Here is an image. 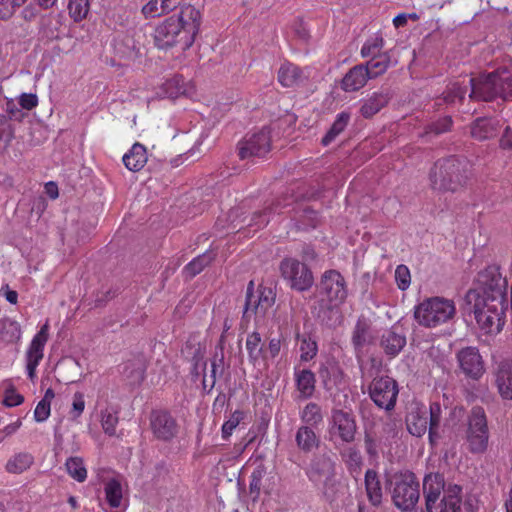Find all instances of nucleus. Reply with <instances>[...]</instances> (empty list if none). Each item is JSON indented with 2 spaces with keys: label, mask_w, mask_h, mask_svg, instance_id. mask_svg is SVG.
Here are the masks:
<instances>
[{
  "label": "nucleus",
  "mask_w": 512,
  "mask_h": 512,
  "mask_svg": "<svg viewBox=\"0 0 512 512\" xmlns=\"http://www.w3.org/2000/svg\"><path fill=\"white\" fill-rule=\"evenodd\" d=\"M246 349L248 351L249 360L256 364L262 356V340L258 332H253L247 336Z\"/></svg>",
  "instance_id": "nucleus-45"
},
{
  "label": "nucleus",
  "mask_w": 512,
  "mask_h": 512,
  "mask_svg": "<svg viewBox=\"0 0 512 512\" xmlns=\"http://www.w3.org/2000/svg\"><path fill=\"white\" fill-rule=\"evenodd\" d=\"M350 120V115L346 112L340 113L327 134L322 138V144H330L347 126Z\"/></svg>",
  "instance_id": "nucleus-44"
},
{
  "label": "nucleus",
  "mask_w": 512,
  "mask_h": 512,
  "mask_svg": "<svg viewBox=\"0 0 512 512\" xmlns=\"http://www.w3.org/2000/svg\"><path fill=\"white\" fill-rule=\"evenodd\" d=\"M465 163L450 157L439 160L430 173L431 186L438 191H457L466 180Z\"/></svg>",
  "instance_id": "nucleus-6"
},
{
  "label": "nucleus",
  "mask_w": 512,
  "mask_h": 512,
  "mask_svg": "<svg viewBox=\"0 0 512 512\" xmlns=\"http://www.w3.org/2000/svg\"><path fill=\"white\" fill-rule=\"evenodd\" d=\"M330 431L331 433H337L344 442L353 441L356 432V423L353 416L343 410H334Z\"/></svg>",
  "instance_id": "nucleus-19"
},
{
  "label": "nucleus",
  "mask_w": 512,
  "mask_h": 512,
  "mask_svg": "<svg viewBox=\"0 0 512 512\" xmlns=\"http://www.w3.org/2000/svg\"><path fill=\"white\" fill-rule=\"evenodd\" d=\"M118 424L117 412L109 408L101 411V426L105 434L114 436L116 434V427Z\"/></svg>",
  "instance_id": "nucleus-48"
},
{
  "label": "nucleus",
  "mask_w": 512,
  "mask_h": 512,
  "mask_svg": "<svg viewBox=\"0 0 512 512\" xmlns=\"http://www.w3.org/2000/svg\"><path fill=\"white\" fill-rule=\"evenodd\" d=\"M477 289L470 290L478 295H488L493 297H505L506 280L502 277L499 267L490 265L480 271L477 276Z\"/></svg>",
  "instance_id": "nucleus-12"
},
{
  "label": "nucleus",
  "mask_w": 512,
  "mask_h": 512,
  "mask_svg": "<svg viewBox=\"0 0 512 512\" xmlns=\"http://www.w3.org/2000/svg\"><path fill=\"white\" fill-rule=\"evenodd\" d=\"M463 373L473 379L480 378L484 373V365L479 351L475 347H466L457 354Z\"/></svg>",
  "instance_id": "nucleus-17"
},
{
  "label": "nucleus",
  "mask_w": 512,
  "mask_h": 512,
  "mask_svg": "<svg viewBox=\"0 0 512 512\" xmlns=\"http://www.w3.org/2000/svg\"><path fill=\"white\" fill-rule=\"evenodd\" d=\"M193 93V87L186 83L181 76H174L166 80L160 87L159 94L163 97L177 98L181 95L190 96Z\"/></svg>",
  "instance_id": "nucleus-25"
},
{
  "label": "nucleus",
  "mask_w": 512,
  "mask_h": 512,
  "mask_svg": "<svg viewBox=\"0 0 512 512\" xmlns=\"http://www.w3.org/2000/svg\"><path fill=\"white\" fill-rule=\"evenodd\" d=\"M150 427L155 438L170 441L178 433L176 419L166 411H154L150 417Z\"/></svg>",
  "instance_id": "nucleus-15"
},
{
  "label": "nucleus",
  "mask_w": 512,
  "mask_h": 512,
  "mask_svg": "<svg viewBox=\"0 0 512 512\" xmlns=\"http://www.w3.org/2000/svg\"><path fill=\"white\" fill-rule=\"evenodd\" d=\"M243 419V412L235 411L229 420H227L222 426V436L223 438H228L231 436L233 430L239 425L241 420Z\"/></svg>",
  "instance_id": "nucleus-59"
},
{
  "label": "nucleus",
  "mask_w": 512,
  "mask_h": 512,
  "mask_svg": "<svg viewBox=\"0 0 512 512\" xmlns=\"http://www.w3.org/2000/svg\"><path fill=\"white\" fill-rule=\"evenodd\" d=\"M365 487L369 501L377 506L382 501V488L377 473L373 470H367L365 473Z\"/></svg>",
  "instance_id": "nucleus-35"
},
{
  "label": "nucleus",
  "mask_w": 512,
  "mask_h": 512,
  "mask_svg": "<svg viewBox=\"0 0 512 512\" xmlns=\"http://www.w3.org/2000/svg\"><path fill=\"white\" fill-rule=\"evenodd\" d=\"M369 395L379 408L391 410L398 396L397 383L388 376L375 378L369 386Z\"/></svg>",
  "instance_id": "nucleus-11"
},
{
  "label": "nucleus",
  "mask_w": 512,
  "mask_h": 512,
  "mask_svg": "<svg viewBox=\"0 0 512 512\" xmlns=\"http://www.w3.org/2000/svg\"><path fill=\"white\" fill-rule=\"evenodd\" d=\"M21 338V327L15 320L4 318L0 320V341L14 343Z\"/></svg>",
  "instance_id": "nucleus-37"
},
{
  "label": "nucleus",
  "mask_w": 512,
  "mask_h": 512,
  "mask_svg": "<svg viewBox=\"0 0 512 512\" xmlns=\"http://www.w3.org/2000/svg\"><path fill=\"white\" fill-rule=\"evenodd\" d=\"M301 219H302L301 220L302 226L304 228H306V227L314 228L318 222L317 213L313 209L308 208V207L303 209Z\"/></svg>",
  "instance_id": "nucleus-62"
},
{
  "label": "nucleus",
  "mask_w": 512,
  "mask_h": 512,
  "mask_svg": "<svg viewBox=\"0 0 512 512\" xmlns=\"http://www.w3.org/2000/svg\"><path fill=\"white\" fill-rule=\"evenodd\" d=\"M498 121L494 119H477L472 128L471 135L477 140H486L494 137L497 134Z\"/></svg>",
  "instance_id": "nucleus-32"
},
{
  "label": "nucleus",
  "mask_w": 512,
  "mask_h": 512,
  "mask_svg": "<svg viewBox=\"0 0 512 512\" xmlns=\"http://www.w3.org/2000/svg\"><path fill=\"white\" fill-rule=\"evenodd\" d=\"M295 382L299 398L308 399L315 391V375L308 369L296 370L295 371Z\"/></svg>",
  "instance_id": "nucleus-29"
},
{
  "label": "nucleus",
  "mask_w": 512,
  "mask_h": 512,
  "mask_svg": "<svg viewBox=\"0 0 512 512\" xmlns=\"http://www.w3.org/2000/svg\"><path fill=\"white\" fill-rule=\"evenodd\" d=\"M34 463V457L28 452H19L9 458L6 463V471L12 474H21L28 470Z\"/></svg>",
  "instance_id": "nucleus-34"
},
{
  "label": "nucleus",
  "mask_w": 512,
  "mask_h": 512,
  "mask_svg": "<svg viewBox=\"0 0 512 512\" xmlns=\"http://www.w3.org/2000/svg\"><path fill=\"white\" fill-rule=\"evenodd\" d=\"M467 301L473 302V314L479 330L483 334L496 335L505 324L507 309L505 297L478 295L475 292L467 293Z\"/></svg>",
  "instance_id": "nucleus-2"
},
{
  "label": "nucleus",
  "mask_w": 512,
  "mask_h": 512,
  "mask_svg": "<svg viewBox=\"0 0 512 512\" xmlns=\"http://www.w3.org/2000/svg\"><path fill=\"white\" fill-rule=\"evenodd\" d=\"M122 160L128 170L140 171L148 160L146 147L141 143H134L131 149L124 154Z\"/></svg>",
  "instance_id": "nucleus-26"
},
{
  "label": "nucleus",
  "mask_w": 512,
  "mask_h": 512,
  "mask_svg": "<svg viewBox=\"0 0 512 512\" xmlns=\"http://www.w3.org/2000/svg\"><path fill=\"white\" fill-rule=\"evenodd\" d=\"M494 383L504 400H512V360L503 359L494 368Z\"/></svg>",
  "instance_id": "nucleus-18"
},
{
  "label": "nucleus",
  "mask_w": 512,
  "mask_h": 512,
  "mask_svg": "<svg viewBox=\"0 0 512 512\" xmlns=\"http://www.w3.org/2000/svg\"><path fill=\"white\" fill-rule=\"evenodd\" d=\"M67 473L76 481L84 482L87 478V470L81 457H70L65 463Z\"/></svg>",
  "instance_id": "nucleus-43"
},
{
  "label": "nucleus",
  "mask_w": 512,
  "mask_h": 512,
  "mask_svg": "<svg viewBox=\"0 0 512 512\" xmlns=\"http://www.w3.org/2000/svg\"><path fill=\"white\" fill-rule=\"evenodd\" d=\"M460 509L461 488L458 485H453L444 490L443 498L434 512H459Z\"/></svg>",
  "instance_id": "nucleus-30"
},
{
  "label": "nucleus",
  "mask_w": 512,
  "mask_h": 512,
  "mask_svg": "<svg viewBox=\"0 0 512 512\" xmlns=\"http://www.w3.org/2000/svg\"><path fill=\"white\" fill-rule=\"evenodd\" d=\"M406 426L413 436L421 437L424 435L428 428L427 411L421 408L412 409L406 417Z\"/></svg>",
  "instance_id": "nucleus-27"
},
{
  "label": "nucleus",
  "mask_w": 512,
  "mask_h": 512,
  "mask_svg": "<svg viewBox=\"0 0 512 512\" xmlns=\"http://www.w3.org/2000/svg\"><path fill=\"white\" fill-rule=\"evenodd\" d=\"M406 345L405 336L397 333L394 329L386 331L382 335L381 346L387 355L396 356Z\"/></svg>",
  "instance_id": "nucleus-33"
},
{
  "label": "nucleus",
  "mask_w": 512,
  "mask_h": 512,
  "mask_svg": "<svg viewBox=\"0 0 512 512\" xmlns=\"http://www.w3.org/2000/svg\"><path fill=\"white\" fill-rule=\"evenodd\" d=\"M85 409V400L84 395L81 392H76L73 395L72 408L70 410V415L72 419H77L83 413Z\"/></svg>",
  "instance_id": "nucleus-60"
},
{
  "label": "nucleus",
  "mask_w": 512,
  "mask_h": 512,
  "mask_svg": "<svg viewBox=\"0 0 512 512\" xmlns=\"http://www.w3.org/2000/svg\"><path fill=\"white\" fill-rule=\"evenodd\" d=\"M369 326L363 320H358L352 335V343L356 349H361L367 342Z\"/></svg>",
  "instance_id": "nucleus-52"
},
{
  "label": "nucleus",
  "mask_w": 512,
  "mask_h": 512,
  "mask_svg": "<svg viewBox=\"0 0 512 512\" xmlns=\"http://www.w3.org/2000/svg\"><path fill=\"white\" fill-rule=\"evenodd\" d=\"M244 214L241 207H236L231 209L224 217H219L216 226L221 229H241L245 224V217H242Z\"/></svg>",
  "instance_id": "nucleus-36"
},
{
  "label": "nucleus",
  "mask_w": 512,
  "mask_h": 512,
  "mask_svg": "<svg viewBox=\"0 0 512 512\" xmlns=\"http://www.w3.org/2000/svg\"><path fill=\"white\" fill-rule=\"evenodd\" d=\"M419 497V482L414 473L405 472L396 477L392 499L398 509L402 511L413 509Z\"/></svg>",
  "instance_id": "nucleus-8"
},
{
  "label": "nucleus",
  "mask_w": 512,
  "mask_h": 512,
  "mask_svg": "<svg viewBox=\"0 0 512 512\" xmlns=\"http://www.w3.org/2000/svg\"><path fill=\"white\" fill-rule=\"evenodd\" d=\"M456 314L452 300L431 297L423 300L414 309V318L421 326L433 328L451 320Z\"/></svg>",
  "instance_id": "nucleus-5"
},
{
  "label": "nucleus",
  "mask_w": 512,
  "mask_h": 512,
  "mask_svg": "<svg viewBox=\"0 0 512 512\" xmlns=\"http://www.w3.org/2000/svg\"><path fill=\"white\" fill-rule=\"evenodd\" d=\"M89 7V0H70L68 4L69 15L74 21H81L86 18Z\"/></svg>",
  "instance_id": "nucleus-51"
},
{
  "label": "nucleus",
  "mask_w": 512,
  "mask_h": 512,
  "mask_svg": "<svg viewBox=\"0 0 512 512\" xmlns=\"http://www.w3.org/2000/svg\"><path fill=\"white\" fill-rule=\"evenodd\" d=\"M105 499L111 508L124 507L123 491L120 482L115 479L109 480L104 487Z\"/></svg>",
  "instance_id": "nucleus-39"
},
{
  "label": "nucleus",
  "mask_w": 512,
  "mask_h": 512,
  "mask_svg": "<svg viewBox=\"0 0 512 512\" xmlns=\"http://www.w3.org/2000/svg\"><path fill=\"white\" fill-rule=\"evenodd\" d=\"M18 102L23 109L31 110L38 105V97L33 93H22Z\"/></svg>",
  "instance_id": "nucleus-63"
},
{
  "label": "nucleus",
  "mask_w": 512,
  "mask_h": 512,
  "mask_svg": "<svg viewBox=\"0 0 512 512\" xmlns=\"http://www.w3.org/2000/svg\"><path fill=\"white\" fill-rule=\"evenodd\" d=\"M319 295L322 302H326L329 307H337L347 297V287L343 276L336 270L326 271L318 286Z\"/></svg>",
  "instance_id": "nucleus-9"
},
{
  "label": "nucleus",
  "mask_w": 512,
  "mask_h": 512,
  "mask_svg": "<svg viewBox=\"0 0 512 512\" xmlns=\"http://www.w3.org/2000/svg\"><path fill=\"white\" fill-rule=\"evenodd\" d=\"M452 125V119L450 117H443L437 122L429 126L427 133H434L436 135L444 133L450 129Z\"/></svg>",
  "instance_id": "nucleus-61"
},
{
  "label": "nucleus",
  "mask_w": 512,
  "mask_h": 512,
  "mask_svg": "<svg viewBox=\"0 0 512 512\" xmlns=\"http://www.w3.org/2000/svg\"><path fill=\"white\" fill-rule=\"evenodd\" d=\"M369 79L371 78L366 66L359 64L349 69L344 75L341 88L346 92H355L363 88Z\"/></svg>",
  "instance_id": "nucleus-21"
},
{
  "label": "nucleus",
  "mask_w": 512,
  "mask_h": 512,
  "mask_svg": "<svg viewBox=\"0 0 512 512\" xmlns=\"http://www.w3.org/2000/svg\"><path fill=\"white\" fill-rule=\"evenodd\" d=\"M395 280L400 290H406L411 282L410 271L405 265H398L395 269Z\"/></svg>",
  "instance_id": "nucleus-58"
},
{
  "label": "nucleus",
  "mask_w": 512,
  "mask_h": 512,
  "mask_svg": "<svg viewBox=\"0 0 512 512\" xmlns=\"http://www.w3.org/2000/svg\"><path fill=\"white\" fill-rule=\"evenodd\" d=\"M201 14L192 5H185L178 15L170 16L160 23L154 32L158 48L167 49L179 45L182 50L190 48L200 26Z\"/></svg>",
  "instance_id": "nucleus-1"
},
{
  "label": "nucleus",
  "mask_w": 512,
  "mask_h": 512,
  "mask_svg": "<svg viewBox=\"0 0 512 512\" xmlns=\"http://www.w3.org/2000/svg\"><path fill=\"white\" fill-rule=\"evenodd\" d=\"M303 426L317 427L323 421L321 407L314 402L308 403L300 412Z\"/></svg>",
  "instance_id": "nucleus-41"
},
{
  "label": "nucleus",
  "mask_w": 512,
  "mask_h": 512,
  "mask_svg": "<svg viewBox=\"0 0 512 512\" xmlns=\"http://www.w3.org/2000/svg\"><path fill=\"white\" fill-rule=\"evenodd\" d=\"M466 92L467 85L462 87L459 83H453L444 92L443 100L448 104H454L457 100L462 101Z\"/></svg>",
  "instance_id": "nucleus-54"
},
{
  "label": "nucleus",
  "mask_w": 512,
  "mask_h": 512,
  "mask_svg": "<svg viewBox=\"0 0 512 512\" xmlns=\"http://www.w3.org/2000/svg\"><path fill=\"white\" fill-rule=\"evenodd\" d=\"M295 442L300 451L310 453L319 446L320 439L312 427L300 426L295 434Z\"/></svg>",
  "instance_id": "nucleus-28"
},
{
  "label": "nucleus",
  "mask_w": 512,
  "mask_h": 512,
  "mask_svg": "<svg viewBox=\"0 0 512 512\" xmlns=\"http://www.w3.org/2000/svg\"><path fill=\"white\" fill-rule=\"evenodd\" d=\"M430 419H429V438L431 442L437 436V428L439 427L441 420V406L439 403H432L429 408Z\"/></svg>",
  "instance_id": "nucleus-53"
},
{
  "label": "nucleus",
  "mask_w": 512,
  "mask_h": 512,
  "mask_svg": "<svg viewBox=\"0 0 512 512\" xmlns=\"http://www.w3.org/2000/svg\"><path fill=\"white\" fill-rule=\"evenodd\" d=\"M280 271L292 289L305 291L313 285L314 278L311 270L297 259H284L280 264Z\"/></svg>",
  "instance_id": "nucleus-10"
},
{
  "label": "nucleus",
  "mask_w": 512,
  "mask_h": 512,
  "mask_svg": "<svg viewBox=\"0 0 512 512\" xmlns=\"http://www.w3.org/2000/svg\"><path fill=\"white\" fill-rule=\"evenodd\" d=\"M444 492V479L439 474H429L423 481V492L426 499L427 512L437 510V500L440 494Z\"/></svg>",
  "instance_id": "nucleus-20"
},
{
  "label": "nucleus",
  "mask_w": 512,
  "mask_h": 512,
  "mask_svg": "<svg viewBox=\"0 0 512 512\" xmlns=\"http://www.w3.org/2000/svg\"><path fill=\"white\" fill-rule=\"evenodd\" d=\"M398 60L392 50L383 52L376 57H372L364 66L369 71L371 79L383 75L390 67L397 65Z\"/></svg>",
  "instance_id": "nucleus-23"
},
{
  "label": "nucleus",
  "mask_w": 512,
  "mask_h": 512,
  "mask_svg": "<svg viewBox=\"0 0 512 512\" xmlns=\"http://www.w3.org/2000/svg\"><path fill=\"white\" fill-rule=\"evenodd\" d=\"M278 81L283 87H295L304 83L308 76L293 63L284 62L278 70Z\"/></svg>",
  "instance_id": "nucleus-22"
},
{
  "label": "nucleus",
  "mask_w": 512,
  "mask_h": 512,
  "mask_svg": "<svg viewBox=\"0 0 512 512\" xmlns=\"http://www.w3.org/2000/svg\"><path fill=\"white\" fill-rule=\"evenodd\" d=\"M489 428L486 413L480 406L471 409L468 416L466 442L471 453H484L488 447Z\"/></svg>",
  "instance_id": "nucleus-7"
},
{
  "label": "nucleus",
  "mask_w": 512,
  "mask_h": 512,
  "mask_svg": "<svg viewBox=\"0 0 512 512\" xmlns=\"http://www.w3.org/2000/svg\"><path fill=\"white\" fill-rule=\"evenodd\" d=\"M144 366L140 361H128L122 371L130 386H138L144 380Z\"/></svg>",
  "instance_id": "nucleus-40"
},
{
  "label": "nucleus",
  "mask_w": 512,
  "mask_h": 512,
  "mask_svg": "<svg viewBox=\"0 0 512 512\" xmlns=\"http://www.w3.org/2000/svg\"><path fill=\"white\" fill-rule=\"evenodd\" d=\"M469 85L472 99L491 101L498 97L502 99L512 97V73L506 68L479 79L471 78Z\"/></svg>",
  "instance_id": "nucleus-3"
},
{
  "label": "nucleus",
  "mask_w": 512,
  "mask_h": 512,
  "mask_svg": "<svg viewBox=\"0 0 512 512\" xmlns=\"http://www.w3.org/2000/svg\"><path fill=\"white\" fill-rule=\"evenodd\" d=\"M390 100L389 94L384 92H374L363 100L360 113L364 118H371L385 107Z\"/></svg>",
  "instance_id": "nucleus-31"
},
{
  "label": "nucleus",
  "mask_w": 512,
  "mask_h": 512,
  "mask_svg": "<svg viewBox=\"0 0 512 512\" xmlns=\"http://www.w3.org/2000/svg\"><path fill=\"white\" fill-rule=\"evenodd\" d=\"M254 286L253 280L247 285L243 317L247 320L254 317L256 326L260 327L272 311L276 294L270 287L260 285L255 289Z\"/></svg>",
  "instance_id": "nucleus-4"
},
{
  "label": "nucleus",
  "mask_w": 512,
  "mask_h": 512,
  "mask_svg": "<svg viewBox=\"0 0 512 512\" xmlns=\"http://www.w3.org/2000/svg\"><path fill=\"white\" fill-rule=\"evenodd\" d=\"M320 376L323 378L324 384L327 389H331L333 385H339L343 379V373L336 364H329L326 367L321 368Z\"/></svg>",
  "instance_id": "nucleus-46"
},
{
  "label": "nucleus",
  "mask_w": 512,
  "mask_h": 512,
  "mask_svg": "<svg viewBox=\"0 0 512 512\" xmlns=\"http://www.w3.org/2000/svg\"><path fill=\"white\" fill-rule=\"evenodd\" d=\"M49 338V324L46 322L33 337L26 353V371L29 379L33 382L36 379V369L44 357V347Z\"/></svg>",
  "instance_id": "nucleus-13"
},
{
  "label": "nucleus",
  "mask_w": 512,
  "mask_h": 512,
  "mask_svg": "<svg viewBox=\"0 0 512 512\" xmlns=\"http://www.w3.org/2000/svg\"><path fill=\"white\" fill-rule=\"evenodd\" d=\"M316 487L321 491L326 500L334 502L348 493V485L336 477V473L323 480Z\"/></svg>",
  "instance_id": "nucleus-24"
},
{
  "label": "nucleus",
  "mask_w": 512,
  "mask_h": 512,
  "mask_svg": "<svg viewBox=\"0 0 512 512\" xmlns=\"http://www.w3.org/2000/svg\"><path fill=\"white\" fill-rule=\"evenodd\" d=\"M215 257V253L213 251H207L203 253L202 255H199L198 257L194 258L191 262H189L184 267V274L188 278H193L197 274H199L208 264L212 262V260Z\"/></svg>",
  "instance_id": "nucleus-42"
},
{
  "label": "nucleus",
  "mask_w": 512,
  "mask_h": 512,
  "mask_svg": "<svg viewBox=\"0 0 512 512\" xmlns=\"http://www.w3.org/2000/svg\"><path fill=\"white\" fill-rule=\"evenodd\" d=\"M270 148V131L265 128L257 133L246 136L238 145L241 159L263 157L270 151Z\"/></svg>",
  "instance_id": "nucleus-14"
},
{
  "label": "nucleus",
  "mask_w": 512,
  "mask_h": 512,
  "mask_svg": "<svg viewBox=\"0 0 512 512\" xmlns=\"http://www.w3.org/2000/svg\"><path fill=\"white\" fill-rule=\"evenodd\" d=\"M26 2L27 0H0V19L11 18Z\"/></svg>",
  "instance_id": "nucleus-55"
},
{
  "label": "nucleus",
  "mask_w": 512,
  "mask_h": 512,
  "mask_svg": "<svg viewBox=\"0 0 512 512\" xmlns=\"http://www.w3.org/2000/svg\"><path fill=\"white\" fill-rule=\"evenodd\" d=\"M13 139V128L10 119L0 114V154L5 152Z\"/></svg>",
  "instance_id": "nucleus-47"
},
{
  "label": "nucleus",
  "mask_w": 512,
  "mask_h": 512,
  "mask_svg": "<svg viewBox=\"0 0 512 512\" xmlns=\"http://www.w3.org/2000/svg\"><path fill=\"white\" fill-rule=\"evenodd\" d=\"M267 471L264 465H258L250 476L249 483V492L253 496V499L256 500L262 491H267V487L265 485Z\"/></svg>",
  "instance_id": "nucleus-38"
},
{
  "label": "nucleus",
  "mask_w": 512,
  "mask_h": 512,
  "mask_svg": "<svg viewBox=\"0 0 512 512\" xmlns=\"http://www.w3.org/2000/svg\"><path fill=\"white\" fill-rule=\"evenodd\" d=\"M300 341V358L302 361H309L317 354V344L310 336L298 335Z\"/></svg>",
  "instance_id": "nucleus-50"
},
{
  "label": "nucleus",
  "mask_w": 512,
  "mask_h": 512,
  "mask_svg": "<svg viewBox=\"0 0 512 512\" xmlns=\"http://www.w3.org/2000/svg\"><path fill=\"white\" fill-rule=\"evenodd\" d=\"M343 459L346 462V464L348 465V467L353 471L359 470L362 465V456H361L360 452L351 447L348 448L343 453Z\"/></svg>",
  "instance_id": "nucleus-57"
},
{
  "label": "nucleus",
  "mask_w": 512,
  "mask_h": 512,
  "mask_svg": "<svg viewBox=\"0 0 512 512\" xmlns=\"http://www.w3.org/2000/svg\"><path fill=\"white\" fill-rule=\"evenodd\" d=\"M306 474L316 486L335 474V462L329 454H319L311 460Z\"/></svg>",
  "instance_id": "nucleus-16"
},
{
  "label": "nucleus",
  "mask_w": 512,
  "mask_h": 512,
  "mask_svg": "<svg viewBox=\"0 0 512 512\" xmlns=\"http://www.w3.org/2000/svg\"><path fill=\"white\" fill-rule=\"evenodd\" d=\"M384 46V40L380 36H375L368 39L362 46L360 54L363 58L376 57L381 54V49Z\"/></svg>",
  "instance_id": "nucleus-49"
},
{
  "label": "nucleus",
  "mask_w": 512,
  "mask_h": 512,
  "mask_svg": "<svg viewBox=\"0 0 512 512\" xmlns=\"http://www.w3.org/2000/svg\"><path fill=\"white\" fill-rule=\"evenodd\" d=\"M172 8H166L164 0H150L143 6L142 12L146 17H155L168 13Z\"/></svg>",
  "instance_id": "nucleus-56"
},
{
  "label": "nucleus",
  "mask_w": 512,
  "mask_h": 512,
  "mask_svg": "<svg viewBox=\"0 0 512 512\" xmlns=\"http://www.w3.org/2000/svg\"><path fill=\"white\" fill-rule=\"evenodd\" d=\"M51 405L47 404L46 401H39L34 410V419L37 422L45 421L50 415Z\"/></svg>",
  "instance_id": "nucleus-64"
}]
</instances>
